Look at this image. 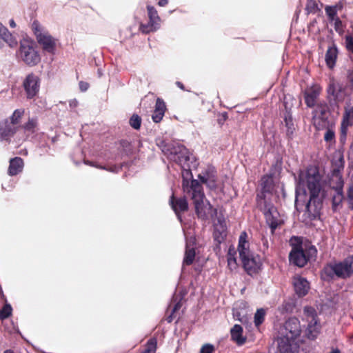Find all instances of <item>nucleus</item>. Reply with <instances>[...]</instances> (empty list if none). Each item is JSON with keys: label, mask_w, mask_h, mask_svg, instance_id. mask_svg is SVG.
<instances>
[{"label": "nucleus", "mask_w": 353, "mask_h": 353, "mask_svg": "<svg viewBox=\"0 0 353 353\" xmlns=\"http://www.w3.org/2000/svg\"><path fill=\"white\" fill-rule=\"evenodd\" d=\"M245 271L250 276L258 274L262 263L258 256L250 255L241 259Z\"/></svg>", "instance_id": "nucleus-17"}, {"label": "nucleus", "mask_w": 353, "mask_h": 353, "mask_svg": "<svg viewBox=\"0 0 353 353\" xmlns=\"http://www.w3.org/2000/svg\"><path fill=\"white\" fill-rule=\"evenodd\" d=\"M213 227V239L219 246L225 241L228 234L225 219L223 218L219 217L217 219V223H215Z\"/></svg>", "instance_id": "nucleus-18"}, {"label": "nucleus", "mask_w": 353, "mask_h": 353, "mask_svg": "<svg viewBox=\"0 0 353 353\" xmlns=\"http://www.w3.org/2000/svg\"><path fill=\"white\" fill-rule=\"evenodd\" d=\"M176 85H177L178 88H179L181 90L185 91L186 90L185 88V86L183 84V83H181V81H176Z\"/></svg>", "instance_id": "nucleus-56"}, {"label": "nucleus", "mask_w": 353, "mask_h": 353, "mask_svg": "<svg viewBox=\"0 0 353 353\" xmlns=\"http://www.w3.org/2000/svg\"><path fill=\"white\" fill-rule=\"evenodd\" d=\"M8 174L10 176H15L22 172L23 161L21 157H14L10 160Z\"/></svg>", "instance_id": "nucleus-30"}, {"label": "nucleus", "mask_w": 353, "mask_h": 353, "mask_svg": "<svg viewBox=\"0 0 353 353\" xmlns=\"http://www.w3.org/2000/svg\"><path fill=\"white\" fill-rule=\"evenodd\" d=\"M195 255V249L193 247H190L188 244H186L183 264L185 265H192L194 261Z\"/></svg>", "instance_id": "nucleus-33"}, {"label": "nucleus", "mask_w": 353, "mask_h": 353, "mask_svg": "<svg viewBox=\"0 0 353 353\" xmlns=\"http://www.w3.org/2000/svg\"><path fill=\"white\" fill-rule=\"evenodd\" d=\"M121 144L123 145V146H125L126 144H129V143L127 141H122Z\"/></svg>", "instance_id": "nucleus-60"}, {"label": "nucleus", "mask_w": 353, "mask_h": 353, "mask_svg": "<svg viewBox=\"0 0 353 353\" xmlns=\"http://www.w3.org/2000/svg\"><path fill=\"white\" fill-rule=\"evenodd\" d=\"M181 175L183 178L182 188L183 193L186 195H190L196 190L203 188L201 184L196 179H192L190 164L181 166Z\"/></svg>", "instance_id": "nucleus-9"}, {"label": "nucleus", "mask_w": 353, "mask_h": 353, "mask_svg": "<svg viewBox=\"0 0 353 353\" xmlns=\"http://www.w3.org/2000/svg\"><path fill=\"white\" fill-rule=\"evenodd\" d=\"M347 201L349 208L353 210V185L351 186L347 191Z\"/></svg>", "instance_id": "nucleus-46"}, {"label": "nucleus", "mask_w": 353, "mask_h": 353, "mask_svg": "<svg viewBox=\"0 0 353 353\" xmlns=\"http://www.w3.org/2000/svg\"><path fill=\"white\" fill-rule=\"evenodd\" d=\"M17 56L19 60L30 67L35 66L41 61V57L37 50L36 43L33 41L28 39L20 42Z\"/></svg>", "instance_id": "nucleus-6"}, {"label": "nucleus", "mask_w": 353, "mask_h": 353, "mask_svg": "<svg viewBox=\"0 0 353 353\" xmlns=\"http://www.w3.org/2000/svg\"><path fill=\"white\" fill-rule=\"evenodd\" d=\"M40 78L33 72L28 74L23 81V88L26 92V97L33 99L39 92Z\"/></svg>", "instance_id": "nucleus-11"}, {"label": "nucleus", "mask_w": 353, "mask_h": 353, "mask_svg": "<svg viewBox=\"0 0 353 353\" xmlns=\"http://www.w3.org/2000/svg\"><path fill=\"white\" fill-rule=\"evenodd\" d=\"M323 272L328 279L334 277L346 279L351 277L353 275V255H349L342 261L326 265Z\"/></svg>", "instance_id": "nucleus-2"}, {"label": "nucleus", "mask_w": 353, "mask_h": 353, "mask_svg": "<svg viewBox=\"0 0 353 353\" xmlns=\"http://www.w3.org/2000/svg\"><path fill=\"white\" fill-rule=\"evenodd\" d=\"M334 123L329 119V108L325 103L317 104L312 112V123L316 130H323Z\"/></svg>", "instance_id": "nucleus-8"}, {"label": "nucleus", "mask_w": 353, "mask_h": 353, "mask_svg": "<svg viewBox=\"0 0 353 353\" xmlns=\"http://www.w3.org/2000/svg\"><path fill=\"white\" fill-rule=\"evenodd\" d=\"M266 316V310L259 308L256 310L254 316V323L256 327H259L263 323Z\"/></svg>", "instance_id": "nucleus-35"}, {"label": "nucleus", "mask_w": 353, "mask_h": 353, "mask_svg": "<svg viewBox=\"0 0 353 353\" xmlns=\"http://www.w3.org/2000/svg\"><path fill=\"white\" fill-rule=\"evenodd\" d=\"M38 119L37 117H29L27 122L18 127L23 130L24 133L29 136L34 134L38 130Z\"/></svg>", "instance_id": "nucleus-29"}, {"label": "nucleus", "mask_w": 353, "mask_h": 353, "mask_svg": "<svg viewBox=\"0 0 353 353\" xmlns=\"http://www.w3.org/2000/svg\"><path fill=\"white\" fill-rule=\"evenodd\" d=\"M141 118L137 114H134L130 119L129 123L130 126L135 129L139 130L141 125Z\"/></svg>", "instance_id": "nucleus-40"}, {"label": "nucleus", "mask_w": 353, "mask_h": 353, "mask_svg": "<svg viewBox=\"0 0 353 353\" xmlns=\"http://www.w3.org/2000/svg\"><path fill=\"white\" fill-rule=\"evenodd\" d=\"M168 3V0H159L157 4L161 7H164Z\"/></svg>", "instance_id": "nucleus-54"}, {"label": "nucleus", "mask_w": 353, "mask_h": 353, "mask_svg": "<svg viewBox=\"0 0 353 353\" xmlns=\"http://www.w3.org/2000/svg\"><path fill=\"white\" fill-rule=\"evenodd\" d=\"M236 251L234 247L230 246L228 249V252L227 254V258L232 257V256L234 257L236 256Z\"/></svg>", "instance_id": "nucleus-50"}, {"label": "nucleus", "mask_w": 353, "mask_h": 353, "mask_svg": "<svg viewBox=\"0 0 353 353\" xmlns=\"http://www.w3.org/2000/svg\"><path fill=\"white\" fill-rule=\"evenodd\" d=\"M284 122L287 128L286 136L289 140H292L295 132V126L293 121L291 110H288L286 108L285 112L284 113Z\"/></svg>", "instance_id": "nucleus-28"}, {"label": "nucleus", "mask_w": 353, "mask_h": 353, "mask_svg": "<svg viewBox=\"0 0 353 353\" xmlns=\"http://www.w3.org/2000/svg\"><path fill=\"white\" fill-rule=\"evenodd\" d=\"M174 314H172V311L171 312L170 314H169L167 317H166V321H168V323H171L174 316Z\"/></svg>", "instance_id": "nucleus-55"}, {"label": "nucleus", "mask_w": 353, "mask_h": 353, "mask_svg": "<svg viewBox=\"0 0 353 353\" xmlns=\"http://www.w3.org/2000/svg\"><path fill=\"white\" fill-rule=\"evenodd\" d=\"M341 92V87L339 84L334 80H331L327 88V93L329 95H332L334 100H337L339 98Z\"/></svg>", "instance_id": "nucleus-34"}, {"label": "nucleus", "mask_w": 353, "mask_h": 353, "mask_svg": "<svg viewBox=\"0 0 353 353\" xmlns=\"http://www.w3.org/2000/svg\"><path fill=\"white\" fill-rule=\"evenodd\" d=\"M352 126L344 121H341V128H340V135H339V141L342 145H344L347 138V130L348 127Z\"/></svg>", "instance_id": "nucleus-38"}, {"label": "nucleus", "mask_w": 353, "mask_h": 353, "mask_svg": "<svg viewBox=\"0 0 353 353\" xmlns=\"http://www.w3.org/2000/svg\"><path fill=\"white\" fill-rule=\"evenodd\" d=\"M85 163L87 164V165H89L90 166H93V167L97 168L107 170L105 168L102 167V166H99V165H97L95 163H94L92 161H85Z\"/></svg>", "instance_id": "nucleus-52"}, {"label": "nucleus", "mask_w": 353, "mask_h": 353, "mask_svg": "<svg viewBox=\"0 0 353 353\" xmlns=\"http://www.w3.org/2000/svg\"><path fill=\"white\" fill-rule=\"evenodd\" d=\"M149 21L147 24L141 23L140 30L145 34L156 31L160 26L161 19L157 9L152 6H147Z\"/></svg>", "instance_id": "nucleus-12"}, {"label": "nucleus", "mask_w": 353, "mask_h": 353, "mask_svg": "<svg viewBox=\"0 0 353 353\" xmlns=\"http://www.w3.org/2000/svg\"><path fill=\"white\" fill-rule=\"evenodd\" d=\"M181 307V303L180 302L176 303L174 305L173 308L172 309V314H174L176 311L180 310Z\"/></svg>", "instance_id": "nucleus-53"}, {"label": "nucleus", "mask_w": 353, "mask_h": 353, "mask_svg": "<svg viewBox=\"0 0 353 353\" xmlns=\"http://www.w3.org/2000/svg\"><path fill=\"white\" fill-rule=\"evenodd\" d=\"M263 212L266 223L271 229L272 234H274L276 229L283 223V221L279 219V214L276 208L271 203L264 201L263 206L261 208Z\"/></svg>", "instance_id": "nucleus-10"}, {"label": "nucleus", "mask_w": 353, "mask_h": 353, "mask_svg": "<svg viewBox=\"0 0 353 353\" xmlns=\"http://www.w3.org/2000/svg\"><path fill=\"white\" fill-rule=\"evenodd\" d=\"M317 250L313 245L303 249L302 243L293 245L292 250L289 254L290 263L299 268L304 267L307 262L316 256Z\"/></svg>", "instance_id": "nucleus-7"}, {"label": "nucleus", "mask_w": 353, "mask_h": 353, "mask_svg": "<svg viewBox=\"0 0 353 353\" xmlns=\"http://www.w3.org/2000/svg\"><path fill=\"white\" fill-rule=\"evenodd\" d=\"M3 353H14V352L11 350H6Z\"/></svg>", "instance_id": "nucleus-62"}, {"label": "nucleus", "mask_w": 353, "mask_h": 353, "mask_svg": "<svg viewBox=\"0 0 353 353\" xmlns=\"http://www.w3.org/2000/svg\"><path fill=\"white\" fill-rule=\"evenodd\" d=\"M227 261H228V267L229 268V269L232 271L234 270H236L238 267V264H237V262H236V256L234 257H228L227 258Z\"/></svg>", "instance_id": "nucleus-43"}, {"label": "nucleus", "mask_w": 353, "mask_h": 353, "mask_svg": "<svg viewBox=\"0 0 353 353\" xmlns=\"http://www.w3.org/2000/svg\"><path fill=\"white\" fill-rule=\"evenodd\" d=\"M25 114V110L23 108H19L15 110L12 114L10 117V124L13 126L20 123L22 117Z\"/></svg>", "instance_id": "nucleus-36"}, {"label": "nucleus", "mask_w": 353, "mask_h": 353, "mask_svg": "<svg viewBox=\"0 0 353 353\" xmlns=\"http://www.w3.org/2000/svg\"><path fill=\"white\" fill-rule=\"evenodd\" d=\"M325 132L323 136L324 141L330 145L334 144L336 142L335 137V123H332L330 126L325 128Z\"/></svg>", "instance_id": "nucleus-31"}, {"label": "nucleus", "mask_w": 353, "mask_h": 353, "mask_svg": "<svg viewBox=\"0 0 353 353\" xmlns=\"http://www.w3.org/2000/svg\"><path fill=\"white\" fill-rule=\"evenodd\" d=\"M243 332L242 326L235 324L230 330L231 340L238 345H243L246 342V337L243 336Z\"/></svg>", "instance_id": "nucleus-26"}, {"label": "nucleus", "mask_w": 353, "mask_h": 353, "mask_svg": "<svg viewBox=\"0 0 353 353\" xmlns=\"http://www.w3.org/2000/svg\"><path fill=\"white\" fill-rule=\"evenodd\" d=\"M18 130L17 126H13L6 119L4 123L0 124V141L8 140L14 136Z\"/></svg>", "instance_id": "nucleus-25"}, {"label": "nucleus", "mask_w": 353, "mask_h": 353, "mask_svg": "<svg viewBox=\"0 0 353 353\" xmlns=\"http://www.w3.org/2000/svg\"><path fill=\"white\" fill-rule=\"evenodd\" d=\"M186 196H188L185 194V196L183 197H176L174 196V194L172 193L169 199V204L171 208L181 222L182 221L181 214L187 212L189 209Z\"/></svg>", "instance_id": "nucleus-14"}, {"label": "nucleus", "mask_w": 353, "mask_h": 353, "mask_svg": "<svg viewBox=\"0 0 353 353\" xmlns=\"http://www.w3.org/2000/svg\"><path fill=\"white\" fill-rule=\"evenodd\" d=\"M305 181L310 192V199L306 205L304 215L309 221H314L320 217L323 206L322 199L319 197L321 190V176L319 168L316 166L307 168L305 173Z\"/></svg>", "instance_id": "nucleus-1"}, {"label": "nucleus", "mask_w": 353, "mask_h": 353, "mask_svg": "<svg viewBox=\"0 0 353 353\" xmlns=\"http://www.w3.org/2000/svg\"><path fill=\"white\" fill-rule=\"evenodd\" d=\"M12 313V307L10 304L6 303L0 310V319L4 320L9 318Z\"/></svg>", "instance_id": "nucleus-39"}, {"label": "nucleus", "mask_w": 353, "mask_h": 353, "mask_svg": "<svg viewBox=\"0 0 353 353\" xmlns=\"http://www.w3.org/2000/svg\"><path fill=\"white\" fill-rule=\"evenodd\" d=\"M228 113L227 112H223L221 114H220L219 116H218V118H217V123H219V125L220 126H222L223 125V123L226 121V120L228 119Z\"/></svg>", "instance_id": "nucleus-47"}, {"label": "nucleus", "mask_w": 353, "mask_h": 353, "mask_svg": "<svg viewBox=\"0 0 353 353\" xmlns=\"http://www.w3.org/2000/svg\"><path fill=\"white\" fill-rule=\"evenodd\" d=\"M295 339H292L285 335L278 340V349L280 353H293V345Z\"/></svg>", "instance_id": "nucleus-27"}, {"label": "nucleus", "mask_w": 353, "mask_h": 353, "mask_svg": "<svg viewBox=\"0 0 353 353\" xmlns=\"http://www.w3.org/2000/svg\"><path fill=\"white\" fill-rule=\"evenodd\" d=\"M342 120L353 125V106L350 108H346L345 110Z\"/></svg>", "instance_id": "nucleus-41"}, {"label": "nucleus", "mask_w": 353, "mask_h": 353, "mask_svg": "<svg viewBox=\"0 0 353 353\" xmlns=\"http://www.w3.org/2000/svg\"><path fill=\"white\" fill-rule=\"evenodd\" d=\"M343 197V194L341 192H339L337 193V195L334 196L333 197L332 204H333L334 208H336L338 205H339L341 203V202L342 201Z\"/></svg>", "instance_id": "nucleus-45"}, {"label": "nucleus", "mask_w": 353, "mask_h": 353, "mask_svg": "<svg viewBox=\"0 0 353 353\" xmlns=\"http://www.w3.org/2000/svg\"><path fill=\"white\" fill-rule=\"evenodd\" d=\"M157 349V340L153 337L150 339L145 345V349L141 353H155Z\"/></svg>", "instance_id": "nucleus-37"}, {"label": "nucleus", "mask_w": 353, "mask_h": 353, "mask_svg": "<svg viewBox=\"0 0 353 353\" xmlns=\"http://www.w3.org/2000/svg\"><path fill=\"white\" fill-rule=\"evenodd\" d=\"M302 320L307 323L305 336L309 340H315L321 330L320 319L315 308L311 306L304 307Z\"/></svg>", "instance_id": "nucleus-5"}, {"label": "nucleus", "mask_w": 353, "mask_h": 353, "mask_svg": "<svg viewBox=\"0 0 353 353\" xmlns=\"http://www.w3.org/2000/svg\"><path fill=\"white\" fill-rule=\"evenodd\" d=\"M215 351V348L212 344H205L203 345L200 350V353H214Z\"/></svg>", "instance_id": "nucleus-44"}, {"label": "nucleus", "mask_w": 353, "mask_h": 353, "mask_svg": "<svg viewBox=\"0 0 353 353\" xmlns=\"http://www.w3.org/2000/svg\"><path fill=\"white\" fill-rule=\"evenodd\" d=\"M321 88L314 84L311 87L307 88L303 92V97L305 103L309 108H313L315 106L316 100L321 92Z\"/></svg>", "instance_id": "nucleus-19"}, {"label": "nucleus", "mask_w": 353, "mask_h": 353, "mask_svg": "<svg viewBox=\"0 0 353 353\" xmlns=\"http://www.w3.org/2000/svg\"><path fill=\"white\" fill-rule=\"evenodd\" d=\"M325 10L330 20L333 21L335 19L337 15L336 6H327Z\"/></svg>", "instance_id": "nucleus-42"}, {"label": "nucleus", "mask_w": 353, "mask_h": 353, "mask_svg": "<svg viewBox=\"0 0 353 353\" xmlns=\"http://www.w3.org/2000/svg\"><path fill=\"white\" fill-rule=\"evenodd\" d=\"M338 53L339 52L336 44L332 43V45L328 47L325 57L326 65L330 69H333L335 67Z\"/></svg>", "instance_id": "nucleus-22"}, {"label": "nucleus", "mask_w": 353, "mask_h": 353, "mask_svg": "<svg viewBox=\"0 0 353 353\" xmlns=\"http://www.w3.org/2000/svg\"><path fill=\"white\" fill-rule=\"evenodd\" d=\"M348 80L353 85V72L348 75Z\"/></svg>", "instance_id": "nucleus-57"}, {"label": "nucleus", "mask_w": 353, "mask_h": 353, "mask_svg": "<svg viewBox=\"0 0 353 353\" xmlns=\"http://www.w3.org/2000/svg\"><path fill=\"white\" fill-rule=\"evenodd\" d=\"M10 23V26L11 28H15V27H16V23H15V22H14V21L13 19H11V20L10 21V23Z\"/></svg>", "instance_id": "nucleus-58"}, {"label": "nucleus", "mask_w": 353, "mask_h": 353, "mask_svg": "<svg viewBox=\"0 0 353 353\" xmlns=\"http://www.w3.org/2000/svg\"><path fill=\"white\" fill-rule=\"evenodd\" d=\"M261 185L263 192H271L274 189L273 179L271 175H264L261 180Z\"/></svg>", "instance_id": "nucleus-32"}, {"label": "nucleus", "mask_w": 353, "mask_h": 353, "mask_svg": "<svg viewBox=\"0 0 353 353\" xmlns=\"http://www.w3.org/2000/svg\"><path fill=\"white\" fill-rule=\"evenodd\" d=\"M188 196L193 201L195 213L199 219L206 221L210 216L211 217L216 216L217 209L214 208L208 201H204L205 194L203 188Z\"/></svg>", "instance_id": "nucleus-4"}, {"label": "nucleus", "mask_w": 353, "mask_h": 353, "mask_svg": "<svg viewBox=\"0 0 353 353\" xmlns=\"http://www.w3.org/2000/svg\"><path fill=\"white\" fill-rule=\"evenodd\" d=\"M2 41L6 42L10 48L17 45L16 38L8 31L7 28L0 23V48L2 47Z\"/></svg>", "instance_id": "nucleus-24"}, {"label": "nucleus", "mask_w": 353, "mask_h": 353, "mask_svg": "<svg viewBox=\"0 0 353 353\" xmlns=\"http://www.w3.org/2000/svg\"><path fill=\"white\" fill-rule=\"evenodd\" d=\"M334 20H335V26H337V25H339L341 23V21L339 19V18L336 17V19H335Z\"/></svg>", "instance_id": "nucleus-59"}, {"label": "nucleus", "mask_w": 353, "mask_h": 353, "mask_svg": "<svg viewBox=\"0 0 353 353\" xmlns=\"http://www.w3.org/2000/svg\"><path fill=\"white\" fill-rule=\"evenodd\" d=\"M166 110L167 108L164 101L161 98H157L154 110L152 115L153 121L154 123H159L163 119Z\"/></svg>", "instance_id": "nucleus-23"}, {"label": "nucleus", "mask_w": 353, "mask_h": 353, "mask_svg": "<svg viewBox=\"0 0 353 353\" xmlns=\"http://www.w3.org/2000/svg\"><path fill=\"white\" fill-rule=\"evenodd\" d=\"M316 7H317V6H316V4L315 3V2H314V1H310V2L307 5V9L310 12H315Z\"/></svg>", "instance_id": "nucleus-49"}, {"label": "nucleus", "mask_w": 353, "mask_h": 353, "mask_svg": "<svg viewBox=\"0 0 353 353\" xmlns=\"http://www.w3.org/2000/svg\"><path fill=\"white\" fill-rule=\"evenodd\" d=\"M330 353H341V352H340L339 350L336 349V350H333Z\"/></svg>", "instance_id": "nucleus-61"}, {"label": "nucleus", "mask_w": 353, "mask_h": 353, "mask_svg": "<svg viewBox=\"0 0 353 353\" xmlns=\"http://www.w3.org/2000/svg\"><path fill=\"white\" fill-rule=\"evenodd\" d=\"M293 285L296 294L300 297L306 295L310 289L308 281L301 276H294Z\"/></svg>", "instance_id": "nucleus-20"}, {"label": "nucleus", "mask_w": 353, "mask_h": 353, "mask_svg": "<svg viewBox=\"0 0 353 353\" xmlns=\"http://www.w3.org/2000/svg\"><path fill=\"white\" fill-rule=\"evenodd\" d=\"M237 250L241 259L252 254L250 250V243L248 241V234L245 231H243L239 236Z\"/></svg>", "instance_id": "nucleus-21"}, {"label": "nucleus", "mask_w": 353, "mask_h": 353, "mask_svg": "<svg viewBox=\"0 0 353 353\" xmlns=\"http://www.w3.org/2000/svg\"><path fill=\"white\" fill-rule=\"evenodd\" d=\"M35 35L39 44L43 51L54 54L56 50L57 39L48 32H43L36 29Z\"/></svg>", "instance_id": "nucleus-13"}, {"label": "nucleus", "mask_w": 353, "mask_h": 353, "mask_svg": "<svg viewBox=\"0 0 353 353\" xmlns=\"http://www.w3.org/2000/svg\"><path fill=\"white\" fill-rule=\"evenodd\" d=\"M161 150L169 160L181 167L192 163L190 151L181 144L174 142L165 143Z\"/></svg>", "instance_id": "nucleus-3"}, {"label": "nucleus", "mask_w": 353, "mask_h": 353, "mask_svg": "<svg viewBox=\"0 0 353 353\" xmlns=\"http://www.w3.org/2000/svg\"><path fill=\"white\" fill-rule=\"evenodd\" d=\"M283 335L296 340L302 332L299 320L296 317L289 318L283 325Z\"/></svg>", "instance_id": "nucleus-15"}, {"label": "nucleus", "mask_w": 353, "mask_h": 353, "mask_svg": "<svg viewBox=\"0 0 353 353\" xmlns=\"http://www.w3.org/2000/svg\"><path fill=\"white\" fill-rule=\"evenodd\" d=\"M198 178L210 190H214L217 188V173L214 167L207 168L202 173L199 174Z\"/></svg>", "instance_id": "nucleus-16"}, {"label": "nucleus", "mask_w": 353, "mask_h": 353, "mask_svg": "<svg viewBox=\"0 0 353 353\" xmlns=\"http://www.w3.org/2000/svg\"><path fill=\"white\" fill-rule=\"evenodd\" d=\"M89 88V84L87 82L80 81L79 88L81 91H86Z\"/></svg>", "instance_id": "nucleus-51"}, {"label": "nucleus", "mask_w": 353, "mask_h": 353, "mask_svg": "<svg viewBox=\"0 0 353 353\" xmlns=\"http://www.w3.org/2000/svg\"><path fill=\"white\" fill-rule=\"evenodd\" d=\"M346 44L347 50L353 52V38L347 37L346 38Z\"/></svg>", "instance_id": "nucleus-48"}]
</instances>
